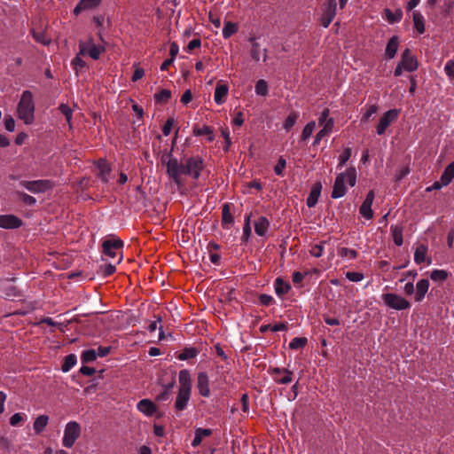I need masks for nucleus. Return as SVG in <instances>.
Returning <instances> with one entry per match:
<instances>
[{"label":"nucleus","instance_id":"25","mask_svg":"<svg viewBox=\"0 0 454 454\" xmlns=\"http://www.w3.org/2000/svg\"><path fill=\"white\" fill-rule=\"evenodd\" d=\"M270 222L265 216H260L254 223L255 233L259 236H264L268 231Z\"/></svg>","mask_w":454,"mask_h":454},{"label":"nucleus","instance_id":"32","mask_svg":"<svg viewBox=\"0 0 454 454\" xmlns=\"http://www.w3.org/2000/svg\"><path fill=\"white\" fill-rule=\"evenodd\" d=\"M454 177V162L447 166L441 176L442 185H448Z\"/></svg>","mask_w":454,"mask_h":454},{"label":"nucleus","instance_id":"53","mask_svg":"<svg viewBox=\"0 0 454 454\" xmlns=\"http://www.w3.org/2000/svg\"><path fill=\"white\" fill-rule=\"evenodd\" d=\"M171 97V92L168 90H161L159 93H156L154 98L158 102H167Z\"/></svg>","mask_w":454,"mask_h":454},{"label":"nucleus","instance_id":"15","mask_svg":"<svg viewBox=\"0 0 454 454\" xmlns=\"http://www.w3.org/2000/svg\"><path fill=\"white\" fill-rule=\"evenodd\" d=\"M22 225V220L14 215H1L0 227L3 229H17Z\"/></svg>","mask_w":454,"mask_h":454},{"label":"nucleus","instance_id":"22","mask_svg":"<svg viewBox=\"0 0 454 454\" xmlns=\"http://www.w3.org/2000/svg\"><path fill=\"white\" fill-rule=\"evenodd\" d=\"M429 288V281L427 279H420L416 284L415 301L419 302L424 298Z\"/></svg>","mask_w":454,"mask_h":454},{"label":"nucleus","instance_id":"54","mask_svg":"<svg viewBox=\"0 0 454 454\" xmlns=\"http://www.w3.org/2000/svg\"><path fill=\"white\" fill-rule=\"evenodd\" d=\"M346 278L352 282H360L364 279V274L360 272L348 271L346 273Z\"/></svg>","mask_w":454,"mask_h":454},{"label":"nucleus","instance_id":"47","mask_svg":"<svg viewBox=\"0 0 454 454\" xmlns=\"http://www.w3.org/2000/svg\"><path fill=\"white\" fill-rule=\"evenodd\" d=\"M385 14H386V18L389 23H395V22L399 21L403 16V13L401 11H397L395 13H393L389 9L385 10Z\"/></svg>","mask_w":454,"mask_h":454},{"label":"nucleus","instance_id":"39","mask_svg":"<svg viewBox=\"0 0 454 454\" xmlns=\"http://www.w3.org/2000/svg\"><path fill=\"white\" fill-rule=\"evenodd\" d=\"M76 364V356L74 354L67 355L65 359L64 363L62 364L61 370L64 372H67L71 370Z\"/></svg>","mask_w":454,"mask_h":454},{"label":"nucleus","instance_id":"58","mask_svg":"<svg viewBox=\"0 0 454 454\" xmlns=\"http://www.w3.org/2000/svg\"><path fill=\"white\" fill-rule=\"evenodd\" d=\"M24 420L21 413H15L10 418V424L12 427L19 426Z\"/></svg>","mask_w":454,"mask_h":454},{"label":"nucleus","instance_id":"12","mask_svg":"<svg viewBox=\"0 0 454 454\" xmlns=\"http://www.w3.org/2000/svg\"><path fill=\"white\" fill-rule=\"evenodd\" d=\"M375 198L374 192L371 190L367 195L362 205L359 208L360 215L367 220H371L373 218V211L372 209V206Z\"/></svg>","mask_w":454,"mask_h":454},{"label":"nucleus","instance_id":"26","mask_svg":"<svg viewBox=\"0 0 454 454\" xmlns=\"http://www.w3.org/2000/svg\"><path fill=\"white\" fill-rule=\"evenodd\" d=\"M274 288L277 295L282 297L289 292L291 286L281 278H277L274 282Z\"/></svg>","mask_w":454,"mask_h":454},{"label":"nucleus","instance_id":"8","mask_svg":"<svg viewBox=\"0 0 454 454\" xmlns=\"http://www.w3.org/2000/svg\"><path fill=\"white\" fill-rule=\"evenodd\" d=\"M399 114L400 110L398 109H390L384 113L376 127L377 134L383 135L387 129L397 120Z\"/></svg>","mask_w":454,"mask_h":454},{"label":"nucleus","instance_id":"31","mask_svg":"<svg viewBox=\"0 0 454 454\" xmlns=\"http://www.w3.org/2000/svg\"><path fill=\"white\" fill-rule=\"evenodd\" d=\"M427 254V247L424 244H420L417 247L414 253V262L417 264H420L426 261Z\"/></svg>","mask_w":454,"mask_h":454},{"label":"nucleus","instance_id":"17","mask_svg":"<svg viewBox=\"0 0 454 454\" xmlns=\"http://www.w3.org/2000/svg\"><path fill=\"white\" fill-rule=\"evenodd\" d=\"M137 409L145 416L151 417L157 411L156 404L150 399H142L137 404Z\"/></svg>","mask_w":454,"mask_h":454},{"label":"nucleus","instance_id":"55","mask_svg":"<svg viewBox=\"0 0 454 454\" xmlns=\"http://www.w3.org/2000/svg\"><path fill=\"white\" fill-rule=\"evenodd\" d=\"M323 252H324L323 243L316 244V245L312 246L309 250L310 254L317 258L322 256Z\"/></svg>","mask_w":454,"mask_h":454},{"label":"nucleus","instance_id":"14","mask_svg":"<svg viewBox=\"0 0 454 454\" xmlns=\"http://www.w3.org/2000/svg\"><path fill=\"white\" fill-rule=\"evenodd\" d=\"M399 63L403 67L404 70L408 72H413L419 67L417 59L413 55H411V51L409 49H406L403 52Z\"/></svg>","mask_w":454,"mask_h":454},{"label":"nucleus","instance_id":"10","mask_svg":"<svg viewBox=\"0 0 454 454\" xmlns=\"http://www.w3.org/2000/svg\"><path fill=\"white\" fill-rule=\"evenodd\" d=\"M105 51V47L96 45L92 41L88 43L81 42L79 43V55L88 54L92 59H98L100 55Z\"/></svg>","mask_w":454,"mask_h":454},{"label":"nucleus","instance_id":"60","mask_svg":"<svg viewBox=\"0 0 454 454\" xmlns=\"http://www.w3.org/2000/svg\"><path fill=\"white\" fill-rule=\"evenodd\" d=\"M221 133H222V136L223 137L224 140H225V144H226V146H225V150L228 151L230 145H231V137H230V130L228 128H222L221 129Z\"/></svg>","mask_w":454,"mask_h":454},{"label":"nucleus","instance_id":"64","mask_svg":"<svg viewBox=\"0 0 454 454\" xmlns=\"http://www.w3.org/2000/svg\"><path fill=\"white\" fill-rule=\"evenodd\" d=\"M444 69L448 76L454 79V61H448Z\"/></svg>","mask_w":454,"mask_h":454},{"label":"nucleus","instance_id":"6","mask_svg":"<svg viewBox=\"0 0 454 454\" xmlns=\"http://www.w3.org/2000/svg\"><path fill=\"white\" fill-rule=\"evenodd\" d=\"M382 300L388 308L393 309L404 310L411 307V303L408 300L396 294H385L382 295Z\"/></svg>","mask_w":454,"mask_h":454},{"label":"nucleus","instance_id":"13","mask_svg":"<svg viewBox=\"0 0 454 454\" xmlns=\"http://www.w3.org/2000/svg\"><path fill=\"white\" fill-rule=\"evenodd\" d=\"M191 391L178 389L174 404V408L176 413H179L186 409L191 399Z\"/></svg>","mask_w":454,"mask_h":454},{"label":"nucleus","instance_id":"4","mask_svg":"<svg viewBox=\"0 0 454 454\" xmlns=\"http://www.w3.org/2000/svg\"><path fill=\"white\" fill-rule=\"evenodd\" d=\"M81 435V427L76 421H70L66 425L62 444L71 448Z\"/></svg>","mask_w":454,"mask_h":454},{"label":"nucleus","instance_id":"16","mask_svg":"<svg viewBox=\"0 0 454 454\" xmlns=\"http://www.w3.org/2000/svg\"><path fill=\"white\" fill-rule=\"evenodd\" d=\"M197 388L200 395L208 397L210 395L209 379L205 372H201L197 377Z\"/></svg>","mask_w":454,"mask_h":454},{"label":"nucleus","instance_id":"38","mask_svg":"<svg viewBox=\"0 0 454 454\" xmlns=\"http://www.w3.org/2000/svg\"><path fill=\"white\" fill-rule=\"evenodd\" d=\"M392 236L394 242L396 246L400 247L403 244V228L399 225L392 226Z\"/></svg>","mask_w":454,"mask_h":454},{"label":"nucleus","instance_id":"61","mask_svg":"<svg viewBox=\"0 0 454 454\" xmlns=\"http://www.w3.org/2000/svg\"><path fill=\"white\" fill-rule=\"evenodd\" d=\"M334 128V120L333 118H329L325 123L323 125L322 130L326 132L328 135L333 131Z\"/></svg>","mask_w":454,"mask_h":454},{"label":"nucleus","instance_id":"43","mask_svg":"<svg viewBox=\"0 0 454 454\" xmlns=\"http://www.w3.org/2000/svg\"><path fill=\"white\" fill-rule=\"evenodd\" d=\"M308 340L305 337H295L289 343V348L291 349H298L303 348L307 345Z\"/></svg>","mask_w":454,"mask_h":454},{"label":"nucleus","instance_id":"44","mask_svg":"<svg viewBox=\"0 0 454 454\" xmlns=\"http://www.w3.org/2000/svg\"><path fill=\"white\" fill-rule=\"evenodd\" d=\"M250 42L252 43V48H251V51H250V54H251V57L252 59L254 60V61H259L260 60V45L259 43L256 42L255 38L252 37L250 38Z\"/></svg>","mask_w":454,"mask_h":454},{"label":"nucleus","instance_id":"50","mask_svg":"<svg viewBox=\"0 0 454 454\" xmlns=\"http://www.w3.org/2000/svg\"><path fill=\"white\" fill-rule=\"evenodd\" d=\"M351 156V149L349 147H347L343 150V152L340 154L338 160V168H341L346 164V162L349 160Z\"/></svg>","mask_w":454,"mask_h":454},{"label":"nucleus","instance_id":"7","mask_svg":"<svg viewBox=\"0 0 454 454\" xmlns=\"http://www.w3.org/2000/svg\"><path fill=\"white\" fill-rule=\"evenodd\" d=\"M20 185L33 193L45 192L52 189L53 184L47 179H40L35 181H21Z\"/></svg>","mask_w":454,"mask_h":454},{"label":"nucleus","instance_id":"62","mask_svg":"<svg viewBox=\"0 0 454 454\" xmlns=\"http://www.w3.org/2000/svg\"><path fill=\"white\" fill-rule=\"evenodd\" d=\"M329 115H330V110L328 108H325L322 111L320 117L318 119V123L320 126L323 127V125L325 123V121L330 118Z\"/></svg>","mask_w":454,"mask_h":454},{"label":"nucleus","instance_id":"51","mask_svg":"<svg viewBox=\"0 0 454 454\" xmlns=\"http://www.w3.org/2000/svg\"><path fill=\"white\" fill-rule=\"evenodd\" d=\"M97 359V353L94 349L85 350L82 354V360L83 363H90Z\"/></svg>","mask_w":454,"mask_h":454},{"label":"nucleus","instance_id":"23","mask_svg":"<svg viewBox=\"0 0 454 454\" xmlns=\"http://www.w3.org/2000/svg\"><path fill=\"white\" fill-rule=\"evenodd\" d=\"M322 185L320 183H317L313 185V187L310 190V192L307 198V206L309 207H313L320 196Z\"/></svg>","mask_w":454,"mask_h":454},{"label":"nucleus","instance_id":"56","mask_svg":"<svg viewBox=\"0 0 454 454\" xmlns=\"http://www.w3.org/2000/svg\"><path fill=\"white\" fill-rule=\"evenodd\" d=\"M4 128L6 130L12 132L15 129V121L11 115H5Z\"/></svg>","mask_w":454,"mask_h":454},{"label":"nucleus","instance_id":"57","mask_svg":"<svg viewBox=\"0 0 454 454\" xmlns=\"http://www.w3.org/2000/svg\"><path fill=\"white\" fill-rule=\"evenodd\" d=\"M174 119L168 118L162 127V133L164 136H168L174 125Z\"/></svg>","mask_w":454,"mask_h":454},{"label":"nucleus","instance_id":"59","mask_svg":"<svg viewBox=\"0 0 454 454\" xmlns=\"http://www.w3.org/2000/svg\"><path fill=\"white\" fill-rule=\"evenodd\" d=\"M378 111V107L375 105H372L367 109L366 113L362 117V121H367L370 117Z\"/></svg>","mask_w":454,"mask_h":454},{"label":"nucleus","instance_id":"42","mask_svg":"<svg viewBox=\"0 0 454 454\" xmlns=\"http://www.w3.org/2000/svg\"><path fill=\"white\" fill-rule=\"evenodd\" d=\"M316 127V122L311 121L308 122L302 129L301 139L306 141L313 133Z\"/></svg>","mask_w":454,"mask_h":454},{"label":"nucleus","instance_id":"52","mask_svg":"<svg viewBox=\"0 0 454 454\" xmlns=\"http://www.w3.org/2000/svg\"><path fill=\"white\" fill-rule=\"evenodd\" d=\"M286 160L280 156L278 163L274 167V172L276 175L282 176L284 175V169L286 168Z\"/></svg>","mask_w":454,"mask_h":454},{"label":"nucleus","instance_id":"36","mask_svg":"<svg viewBox=\"0 0 454 454\" xmlns=\"http://www.w3.org/2000/svg\"><path fill=\"white\" fill-rule=\"evenodd\" d=\"M31 34L33 35V38L36 42H38L43 45H47L50 43L51 40L49 39V37L47 36V35L45 34V32L43 30L37 31L35 28H33L31 30Z\"/></svg>","mask_w":454,"mask_h":454},{"label":"nucleus","instance_id":"63","mask_svg":"<svg viewBox=\"0 0 454 454\" xmlns=\"http://www.w3.org/2000/svg\"><path fill=\"white\" fill-rule=\"evenodd\" d=\"M260 302L264 306H269L272 303L273 298L271 295L262 294L259 297Z\"/></svg>","mask_w":454,"mask_h":454},{"label":"nucleus","instance_id":"45","mask_svg":"<svg viewBox=\"0 0 454 454\" xmlns=\"http://www.w3.org/2000/svg\"><path fill=\"white\" fill-rule=\"evenodd\" d=\"M59 110L65 115L70 128H72L73 111L67 104H60Z\"/></svg>","mask_w":454,"mask_h":454},{"label":"nucleus","instance_id":"2","mask_svg":"<svg viewBox=\"0 0 454 454\" xmlns=\"http://www.w3.org/2000/svg\"><path fill=\"white\" fill-rule=\"evenodd\" d=\"M18 118L27 125H30L35 121V103L33 94L29 90L22 92L20 99L17 106Z\"/></svg>","mask_w":454,"mask_h":454},{"label":"nucleus","instance_id":"48","mask_svg":"<svg viewBox=\"0 0 454 454\" xmlns=\"http://www.w3.org/2000/svg\"><path fill=\"white\" fill-rule=\"evenodd\" d=\"M17 196L22 200V202L28 206H33L36 203L35 198L31 195H28L23 192H17Z\"/></svg>","mask_w":454,"mask_h":454},{"label":"nucleus","instance_id":"40","mask_svg":"<svg viewBox=\"0 0 454 454\" xmlns=\"http://www.w3.org/2000/svg\"><path fill=\"white\" fill-rule=\"evenodd\" d=\"M298 118H299L298 113H296V112L290 113L283 124L284 129L286 131H289L294 126Z\"/></svg>","mask_w":454,"mask_h":454},{"label":"nucleus","instance_id":"30","mask_svg":"<svg viewBox=\"0 0 454 454\" xmlns=\"http://www.w3.org/2000/svg\"><path fill=\"white\" fill-rule=\"evenodd\" d=\"M49 422V417L47 415H40L35 419L33 424V428L35 434H41L45 427H47Z\"/></svg>","mask_w":454,"mask_h":454},{"label":"nucleus","instance_id":"46","mask_svg":"<svg viewBox=\"0 0 454 454\" xmlns=\"http://www.w3.org/2000/svg\"><path fill=\"white\" fill-rule=\"evenodd\" d=\"M269 92L268 83L266 81L261 79L255 84V93L260 96H266Z\"/></svg>","mask_w":454,"mask_h":454},{"label":"nucleus","instance_id":"34","mask_svg":"<svg viewBox=\"0 0 454 454\" xmlns=\"http://www.w3.org/2000/svg\"><path fill=\"white\" fill-rule=\"evenodd\" d=\"M238 25L231 21H227L223 28V36L227 39L238 32Z\"/></svg>","mask_w":454,"mask_h":454},{"label":"nucleus","instance_id":"20","mask_svg":"<svg viewBox=\"0 0 454 454\" xmlns=\"http://www.w3.org/2000/svg\"><path fill=\"white\" fill-rule=\"evenodd\" d=\"M102 0H80L74 9V13L78 15L85 10L94 9L101 4Z\"/></svg>","mask_w":454,"mask_h":454},{"label":"nucleus","instance_id":"21","mask_svg":"<svg viewBox=\"0 0 454 454\" xmlns=\"http://www.w3.org/2000/svg\"><path fill=\"white\" fill-rule=\"evenodd\" d=\"M213 434L212 429L210 428H195V435L192 442V446L193 448L198 447L203 441L204 438L211 436Z\"/></svg>","mask_w":454,"mask_h":454},{"label":"nucleus","instance_id":"28","mask_svg":"<svg viewBox=\"0 0 454 454\" xmlns=\"http://www.w3.org/2000/svg\"><path fill=\"white\" fill-rule=\"evenodd\" d=\"M193 134L195 136H206L208 142H212L215 139V134L213 128L209 126H203L202 128L194 127Z\"/></svg>","mask_w":454,"mask_h":454},{"label":"nucleus","instance_id":"41","mask_svg":"<svg viewBox=\"0 0 454 454\" xmlns=\"http://www.w3.org/2000/svg\"><path fill=\"white\" fill-rule=\"evenodd\" d=\"M338 254L341 258L356 259L358 255V253L355 249H351V248H348V247H340L338 250Z\"/></svg>","mask_w":454,"mask_h":454},{"label":"nucleus","instance_id":"29","mask_svg":"<svg viewBox=\"0 0 454 454\" xmlns=\"http://www.w3.org/2000/svg\"><path fill=\"white\" fill-rule=\"evenodd\" d=\"M99 173L98 177L101 179L102 182L107 183L108 182V175L110 174L111 168L107 162L104 160H99L97 165Z\"/></svg>","mask_w":454,"mask_h":454},{"label":"nucleus","instance_id":"37","mask_svg":"<svg viewBox=\"0 0 454 454\" xmlns=\"http://www.w3.org/2000/svg\"><path fill=\"white\" fill-rule=\"evenodd\" d=\"M449 278V273L444 270H434L430 278L434 282H444Z\"/></svg>","mask_w":454,"mask_h":454},{"label":"nucleus","instance_id":"24","mask_svg":"<svg viewBox=\"0 0 454 454\" xmlns=\"http://www.w3.org/2000/svg\"><path fill=\"white\" fill-rule=\"evenodd\" d=\"M234 223V218L231 212V205L226 203L223 206L222 223L223 228L229 229Z\"/></svg>","mask_w":454,"mask_h":454},{"label":"nucleus","instance_id":"3","mask_svg":"<svg viewBox=\"0 0 454 454\" xmlns=\"http://www.w3.org/2000/svg\"><path fill=\"white\" fill-rule=\"evenodd\" d=\"M353 187L356 183V170L355 168H348L345 172L339 174L334 181L332 192V198L339 199L346 194L345 182Z\"/></svg>","mask_w":454,"mask_h":454},{"label":"nucleus","instance_id":"11","mask_svg":"<svg viewBox=\"0 0 454 454\" xmlns=\"http://www.w3.org/2000/svg\"><path fill=\"white\" fill-rule=\"evenodd\" d=\"M336 0H326L324 4V9L321 16V25L328 27L336 15Z\"/></svg>","mask_w":454,"mask_h":454},{"label":"nucleus","instance_id":"18","mask_svg":"<svg viewBox=\"0 0 454 454\" xmlns=\"http://www.w3.org/2000/svg\"><path fill=\"white\" fill-rule=\"evenodd\" d=\"M229 87L223 81H219L216 84L214 99L217 105H222L228 95Z\"/></svg>","mask_w":454,"mask_h":454},{"label":"nucleus","instance_id":"35","mask_svg":"<svg viewBox=\"0 0 454 454\" xmlns=\"http://www.w3.org/2000/svg\"><path fill=\"white\" fill-rule=\"evenodd\" d=\"M413 22L416 30L419 34H423L425 32V23L423 15L418 12H413Z\"/></svg>","mask_w":454,"mask_h":454},{"label":"nucleus","instance_id":"27","mask_svg":"<svg viewBox=\"0 0 454 454\" xmlns=\"http://www.w3.org/2000/svg\"><path fill=\"white\" fill-rule=\"evenodd\" d=\"M398 46H399V40H398V37L397 36H392L387 44V47H386V51H385V54L386 56L388 58V59H393L395 54H396V51L398 50Z\"/></svg>","mask_w":454,"mask_h":454},{"label":"nucleus","instance_id":"33","mask_svg":"<svg viewBox=\"0 0 454 454\" xmlns=\"http://www.w3.org/2000/svg\"><path fill=\"white\" fill-rule=\"evenodd\" d=\"M199 350L196 348H184L177 356V358L181 361L194 358L198 356Z\"/></svg>","mask_w":454,"mask_h":454},{"label":"nucleus","instance_id":"9","mask_svg":"<svg viewBox=\"0 0 454 454\" xmlns=\"http://www.w3.org/2000/svg\"><path fill=\"white\" fill-rule=\"evenodd\" d=\"M268 372L277 384L286 385L293 381L294 372L286 368L270 367Z\"/></svg>","mask_w":454,"mask_h":454},{"label":"nucleus","instance_id":"19","mask_svg":"<svg viewBox=\"0 0 454 454\" xmlns=\"http://www.w3.org/2000/svg\"><path fill=\"white\" fill-rule=\"evenodd\" d=\"M178 381L180 390H186L192 392V380L190 372L186 369L181 370L178 374Z\"/></svg>","mask_w":454,"mask_h":454},{"label":"nucleus","instance_id":"49","mask_svg":"<svg viewBox=\"0 0 454 454\" xmlns=\"http://www.w3.org/2000/svg\"><path fill=\"white\" fill-rule=\"evenodd\" d=\"M250 217H251V214H249L248 215L246 216L245 224L243 227V237H242V239L244 241H247L251 236L252 230H251V225H250Z\"/></svg>","mask_w":454,"mask_h":454},{"label":"nucleus","instance_id":"1","mask_svg":"<svg viewBox=\"0 0 454 454\" xmlns=\"http://www.w3.org/2000/svg\"><path fill=\"white\" fill-rule=\"evenodd\" d=\"M203 168V160L199 156L190 157L184 163L178 162L174 158L169 159L167 162V173L179 188L184 186L183 175L191 176L194 180H197Z\"/></svg>","mask_w":454,"mask_h":454},{"label":"nucleus","instance_id":"5","mask_svg":"<svg viewBox=\"0 0 454 454\" xmlns=\"http://www.w3.org/2000/svg\"><path fill=\"white\" fill-rule=\"evenodd\" d=\"M123 247V242L120 239H106L102 244L103 253L106 256L114 259L117 257L118 262L121 261L122 255H121V248Z\"/></svg>","mask_w":454,"mask_h":454}]
</instances>
